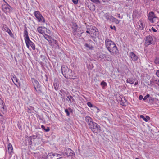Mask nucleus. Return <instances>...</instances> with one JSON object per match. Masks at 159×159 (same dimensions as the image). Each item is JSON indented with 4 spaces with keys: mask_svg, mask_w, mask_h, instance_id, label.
<instances>
[{
    "mask_svg": "<svg viewBox=\"0 0 159 159\" xmlns=\"http://www.w3.org/2000/svg\"><path fill=\"white\" fill-rule=\"evenodd\" d=\"M54 41H55V43L56 44V42H57V41H56V40H54Z\"/></svg>",
    "mask_w": 159,
    "mask_h": 159,
    "instance_id": "nucleus-63",
    "label": "nucleus"
},
{
    "mask_svg": "<svg viewBox=\"0 0 159 159\" xmlns=\"http://www.w3.org/2000/svg\"><path fill=\"white\" fill-rule=\"evenodd\" d=\"M100 84L102 86L103 88H104V87H105L106 86H107V85L106 83L104 82V81H102L101 82Z\"/></svg>",
    "mask_w": 159,
    "mask_h": 159,
    "instance_id": "nucleus-39",
    "label": "nucleus"
},
{
    "mask_svg": "<svg viewBox=\"0 0 159 159\" xmlns=\"http://www.w3.org/2000/svg\"><path fill=\"white\" fill-rule=\"evenodd\" d=\"M37 30L39 33L42 34H44V32L42 30V27H39L37 28Z\"/></svg>",
    "mask_w": 159,
    "mask_h": 159,
    "instance_id": "nucleus-31",
    "label": "nucleus"
},
{
    "mask_svg": "<svg viewBox=\"0 0 159 159\" xmlns=\"http://www.w3.org/2000/svg\"><path fill=\"white\" fill-rule=\"evenodd\" d=\"M64 154H60L57 153L54 154L53 153L51 152L48 153L47 156V159H59L62 158Z\"/></svg>",
    "mask_w": 159,
    "mask_h": 159,
    "instance_id": "nucleus-4",
    "label": "nucleus"
},
{
    "mask_svg": "<svg viewBox=\"0 0 159 159\" xmlns=\"http://www.w3.org/2000/svg\"><path fill=\"white\" fill-rule=\"evenodd\" d=\"M88 42L89 43H87L85 44V46L88 48L89 49L92 50L93 48L92 43H94L91 40H89Z\"/></svg>",
    "mask_w": 159,
    "mask_h": 159,
    "instance_id": "nucleus-13",
    "label": "nucleus"
},
{
    "mask_svg": "<svg viewBox=\"0 0 159 159\" xmlns=\"http://www.w3.org/2000/svg\"><path fill=\"white\" fill-rule=\"evenodd\" d=\"M138 84V82H135L134 84V85H137Z\"/></svg>",
    "mask_w": 159,
    "mask_h": 159,
    "instance_id": "nucleus-59",
    "label": "nucleus"
},
{
    "mask_svg": "<svg viewBox=\"0 0 159 159\" xmlns=\"http://www.w3.org/2000/svg\"><path fill=\"white\" fill-rule=\"evenodd\" d=\"M127 82L131 84H133L134 82V79L131 78H128L127 80Z\"/></svg>",
    "mask_w": 159,
    "mask_h": 159,
    "instance_id": "nucleus-34",
    "label": "nucleus"
},
{
    "mask_svg": "<svg viewBox=\"0 0 159 159\" xmlns=\"http://www.w3.org/2000/svg\"><path fill=\"white\" fill-rule=\"evenodd\" d=\"M153 83L157 84L159 86V80H154L153 81Z\"/></svg>",
    "mask_w": 159,
    "mask_h": 159,
    "instance_id": "nucleus-42",
    "label": "nucleus"
},
{
    "mask_svg": "<svg viewBox=\"0 0 159 159\" xmlns=\"http://www.w3.org/2000/svg\"><path fill=\"white\" fill-rule=\"evenodd\" d=\"M106 48L112 55L119 53V51L115 43L108 38H106L105 41Z\"/></svg>",
    "mask_w": 159,
    "mask_h": 159,
    "instance_id": "nucleus-1",
    "label": "nucleus"
},
{
    "mask_svg": "<svg viewBox=\"0 0 159 159\" xmlns=\"http://www.w3.org/2000/svg\"><path fill=\"white\" fill-rule=\"evenodd\" d=\"M0 116H3V115L0 112Z\"/></svg>",
    "mask_w": 159,
    "mask_h": 159,
    "instance_id": "nucleus-62",
    "label": "nucleus"
},
{
    "mask_svg": "<svg viewBox=\"0 0 159 159\" xmlns=\"http://www.w3.org/2000/svg\"><path fill=\"white\" fill-rule=\"evenodd\" d=\"M24 37L25 40L30 39L28 35L27 28L26 27H25L24 29Z\"/></svg>",
    "mask_w": 159,
    "mask_h": 159,
    "instance_id": "nucleus-19",
    "label": "nucleus"
},
{
    "mask_svg": "<svg viewBox=\"0 0 159 159\" xmlns=\"http://www.w3.org/2000/svg\"><path fill=\"white\" fill-rule=\"evenodd\" d=\"M39 120H43V119H42V118H41V117H40L39 118Z\"/></svg>",
    "mask_w": 159,
    "mask_h": 159,
    "instance_id": "nucleus-60",
    "label": "nucleus"
},
{
    "mask_svg": "<svg viewBox=\"0 0 159 159\" xmlns=\"http://www.w3.org/2000/svg\"><path fill=\"white\" fill-rule=\"evenodd\" d=\"M104 16L107 19L111 21L112 17H113L112 16L110 15L109 13H106L105 14Z\"/></svg>",
    "mask_w": 159,
    "mask_h": 159,
    "instance_id": "nucleus-25",
    "label": "nucleus"
},
{
    "mask_svg": "<svg viewBox=\"0 0 159 159\" xmlns=\"http://www.w3.org/2000/svg\"><path fill=\"white\" fill-rule=\"evenodd\" d=\"M68 109L69 110V112H70L72 113L73 112V110L72 109H71L70 108H68Z\"/></svg>",
    "mask_w": 159,
    "mask_h": 159,
    "instance_id": "nucleus-51",
    "label": "nucleus"
},
{
    "mask_svg": "<svg viewBox=\"0 0 159 159\" xmlns=\"http://www.w3.org/2000/svg\"><path fill=\"white\" fill-rule=\"evenodd\" d=\"M93 35L95 36L98 37L99 35V32H98L96 33H95L93 34Z\"/></svg>",
    "mask_w": 159,
    "mask_h": 159,
    "instance_id": "nucleus-46",
    "label": "nucleus"
},
{
    "mask_svg": "<svg viewBox=\"0 0 159 159\" xmlns=\"http://www.w3.org/2000/svg\"><path fill=\"white\" fill-rule=\"evenodd\" d=\"M4 1L6 3L4 4L2 6L3 10L4 12L6 13L11 12L12 10V7L8 4L7 3L5 0Z\"/></svg>",
    "mask_w": 159,
    "mask_h": 159,
    "instance_id": "nucleus-7",
    "label": "nucleus"
},
{
    "mask_svg": "<svg viewBox=\"0 0 159 159\" xmlns=\"http://www.w3.org/2000/svg\"><path fill=\"white\" fill-rule=\"evenodd\" d=\"M72 28L73 34L74 35L76 36L80 37L81 36L82 34L83 33V30H82V32L81 31V30L75 23H73Z\"/></svg>",
    "mask_w": 159,
    "mask_h": 159,
    "instance_id": "nucleus-3",
    "label": "nucleus"
},
{
    "mask_svg": "<svg viewBox=\"0 0 159 159\" xmlns=\"http://www.w3.org/2000/svg\"><path fill=\"white\" fill-rule=\"evenodd\" d=\"M85 24L86 26V29L88 30L91 31L92 30H93V26L92 25H87V24L85 23Z\"/></svg>",
    "mask_w": 159,
    "mask_h": 159,
    "instance_id": "nucleus-29",
    "label": "nucleus"
},
{
    "mask_svg": "<svg viewBox=\"0 0 159 159\" xmlns=\"http://www.w3.org/2000/svg\"><path fill=\"white\" fill-rule=\"evenodd\" d=\"M156 75L157 76L159 77V70H157L156 72Z\"/></svg>",
    "mask_w": 159,
    "mask_h": 159,
    "instance_id": "nucleus-50",
    "label": "nucleus"
},
{
    "mask_svg": "<svg viewBox=\"0 0 159 159\" xmlns=\"http://www.w3.org/2000/svg\"><path fill=\"white\" fill-rule=\"evenodd\" d=\"M44 38L50 43H52V40H54V39H52V38L50 36L48 35L45 34L44 35Z\"/></svg>",
    "mask_w": 159,
    "mask_h": 159,
    "instance_id": "nucleus-22",
    "label": "nucleus"
},
{
    "mask_svg": "<svg viewBox=\"0 0 159 159\" xmlns=\"http://www.w3.org/2000/svg\"><path fill=\"white\" fill-rule=\"evenodd\" d=\"M93 30H92L91 31V34L93 33V34L95 33H96L98 32V29L95 26H93Z\"/></svg>",
    "mask_w": 159,
    "mask_h": 159,
    "instance_id": "nucleus-30",
    "label": "nucleus"
},
{
    "mask_svg": "<svg viewBox=\"0 0 159 159\" xmlns=\"http://www.w3.org/2000/svg\"><path fill=\"white\" fill-rule=\"evenodd\" d=\"M91 37L92 38V39L95 42H96V38L94 36H91Z\"/></svg>",
    "mask_w": 159,
    "mask_h": 159,
    "instance_id": "nucleus-45",
    "label": "nucleus"
},
{
    "mask_svg": "<svg viewBox=\"0 0 159 159\" xmlns=\"http://www.w3.org/2000/svg\"><path fill=\"white\" fill-rule=\"evenodd\" d=\"M12 81L17 86V84H16L15 82L17 83L18 84L19 83V80L16 78V76L15 75L12 78H11Z\"/></svg>",
    "mask_w": 159,
    "mask_h": 159,
    "instance_id": "nucleus-26",
    "label": "nucleus"
},
{
    "mask_svg": "<svg viewBox=\"0 0 159 159\" xmlns=\"http://www.w3.org/2000/svg\"><path fill=\"white\" fill-rule=\"evenodd\" d=\"M41 128L44 130L45 131V129H46L45 127L43 125H42L41 126Z\"/></svg>",
    "mask_w": 159,
    "mask_h": 159,
    "instance_id": "nucleus-52",
    "label": "nucleus"
},
{
    "mask_svg": "<svg viewBox=\"0 0 159 159\" xmlns=\"http://www.w3.org/2000/svg\"><path fill=\"white\" fill-rule=\"evenodd\" d=\"M34 16L37 19L38 22L43 23L45 22V19L40 13L38 11H35L34 12Z\"/></svg>",
    "mask_w": 159,
    "mask_h": 159,
    "instance_id": "nucleus-6",
    "label": "nucleus"
},
{
    "mask_svg": "<svg viewBox=\"0 0 159 159\" xmlns=\"http://www.w3.org/2000/svg\"><path fill=\"white\" fill-rule=\"evenodd\" d=\"M65 154L67 156H72L74 152L69 148H67L65 150Z\"/></svg>",
    "mask_w": 159,
    "mask_h": 159,
    "instance_id": "nucleus-14",
    "label": "nucleus"
},
{
    "mask_svg": "<svg viewBox=\"0 0 159 159\" xmlns=\"http://www.w3.org/2000/svg\"><path fill=\"white\" fill-rule=\"evenodd\" d=\"M89 8L92 11H94L95 9V6L93 4H90V5L88 6Z\"/></svg>",
    "mask_w": 159,
    "mask_h": 159,
    "instance_id": "nucleus-28",
    "label": "nucleus"
},
{
    "mask_svg": "<svg viewBox=\"0 0 159 159\" xmlns=\"http://www.w3.org/2000/svg\"><path fill=\"white\" fill-rule=\"evenodd\" d=\"M111 56L109 55L106 56V55L105 61H111Z\"/></svg>",
    "mask_w": 159,
    "mask_h": 159,
    "instance_id": "nucleus-32",
    "label": "nucleus"
},
{
    "mask_svg": "<svg viewBox=\"0 0 159 159\" xmlns=\"http://www.w3.org/2000/svg\"><path fill=\"white\" fill-rule=\"evenodd\" d=\"M53 86L56 90L57 91L58 90L59 87V85L57 83H54Z\"/></svg>",
    "mask_w": 159,
    "mask_h": 159,
    "instance_id": "nucleus-35",
    "label": "nucleus"
},
{
    "mask_svg": "<svg viewBox=\"0 0 159 159\" xmlns=\"http://www.w3.org/2000/svg\"><path fill=\"white\" fill-rule=\"evenodd\" d=\"M150 96V95L149 94H147L146 96H145L144 98H143V100L145 101L146 100L147 98H149Z\"/></svg>",
    "mask_w": 159,
    "mask_h": 159,
    "instance_id": "nucleus-44",
    "label": "nucleus"
},
{
    "mask_svg": "<svg viewBox=\"0 0 159 159\" xmlns=\"http://www.w3.org/2000/svg\"><path fill=\"white\" fill-rule=\"evenodd\" d=\"M91 130L93 132L97 133L100 131V126L95 122H93L89 127Z\"/></svg>",
    "mask_w": 159,
    "mask_h": 159,
    "instance_id": "nucleus-5",
    "label": "nucleus"
},
{
    "mask_svg": "<svg viewBox=\"0 0 159 159\" xmlns=\"http://www.w3.org/2000/svg\"><path fill=\"white\" fill-rule=\"evenodd\" d=\"M153 39L152 36H149L146 38L144 39V41L146 45L148 46L149 45L152 44Z\"/></svg>",
    "mask_w": 159,
    "mask_h": 159,
    "instance_id": "nucleus-10",
    "label": "nucleus"
},
{
    "mask_svg": "<svg viewBox=\"0 0 159 159\" xmlns=\"http://www.w3.org/2000/svg\"><path fill=\"white\" fill-rule=\"evenodd\" d=\"M85 120L87 123L89 127L93 123V119L89 116H87L85 117Z\"/></svg>",
    "mask_w": 159,
    "mask_h": 159,
    "instance_id": "nucleus-16",
    "label": "nucleus"
},
{
    "mask_svg": "<svg viewBox=\"0 0 159 159\" xmlns=\"http://www.w3.org/2000/svg\"><path fill=\"white\" fill-rule=\"evenodd\" d=\"M119 101L120 102V104L123 106H126L127 104V102L125 97L122 96H120Z\"/></svg>",
    "mask_w": 159,
    "mask_h": 159,
    "instance_id": "nucleus-11",
    "label": "nucleus"
},
{
    "mask_svg": "<svg viewBox=\"0 0 159 159\" xmlns=\"http://www.w3.org/2000/svg\"><path fill=\"white\" fill-rule=\"evenodd\" d=\"M152 31L154 32H157V30L156 29H155V28H153V27H152Z\"/></svg>",
    "mask_w": 159,
    "mask_h": 159,
    "instance_id": "nucleus-55",
    "label": "nucleus"
},
{
    "mask_svg": "<svg viewBox=\"0 0 159 159\" xmlns=\"http://www.w3.org/2000/svg\"><path fill=\"white\" fill-rule=\"evenodd\" d=\"M61 71L63 75L66 78H71L73 77L72 70L65 65L61 66Z\"/></svg>",
    "mask_w": 159,
    "mask_h": 159,
    "instance_id": "nucleus-2",
    "label": "nucleus"
},
{
    "mask_svg": "<svg viewBox=\"0 0 159 159\" xmlns=\"http://www.w3.org/2000/svg\"><path fill=\"white\" fill-rule=\"evenodd\" d=\"M154 63L156 64H159V58H156L154 61Z\"/></svg>",
    "mask_w": 159,
    "mask_h": 159,
    "instance_id": "nucleus-41",
    "label": "nucleus"
},
{
    "mask_svg": "<svg viewBox=\"0 0 159 159\" xmlns=\"http://www.w3.org/2000/svg\"><path fill=\"white\" fill-rule=\"evenodd\" d=\"M106 54L101 53L99 54V58L100 59V60L102 61H105Z\"/></svg>",
    "mask_w": 159,
    "mask_h": 159,
    "instance_id": "nucleus-21",
    "label": "nucleus"
},
{
    "mask_svg": "<svg viewBox=\"0 0 159 159\" xmlns=\"http://www.w3.org/2000/svg\"><path fill=\"white\" fill-rule=\"evenodd\" d=\"M149 100L152 102L154 100V98L152 97H150Z\"/></svg>",
    "mask_w": 159,
    "mask_h": 159,
    "instance_id": "nucleus-54",
    "label": "nucleus"
},
{
    "mask_svg": "<svg viewBox=\"0 0 159 159\" xmlns=\"http://www.w3.org/2000/svg\"><path fill=\"white\" fill-rule=\"evenodd\" d=\"M0 111L4 114L7 111V108L4 102L3 103L0 104Z\"/></svg>",
    "mask_w": 159,
    "mask_h": 159,
    "instance_id": "nucleus-15",
    "label": "nucleus"
},
{
    "mask_svg": "<svg viewBox=\"0 0 159 159\" xmlns=\"http://www.w3.org/2000/svg\"><path fill=\"white\" fill-rule=\"evenodd\" d=\"M2 29L3 31H5L7 32L11 37L14 38V35L12 33L10 29L6 25H3Z\"/></svg>",
    "mask_w": 159,
    "mask_h": 159,
    "instance_id": "nucleus-9",
    "label": "nucleus"
},
{
    "mask_svg": "<svg viewBox=\"0 0 159 159\" xmlns=\"http://www.w3.org/2000/svg\"><path fill=\"white\" fill-rule=\"evenodd\" d=\"M70 99H69V101L70 103L75 102V99L73 98V97L71 96H70Z\"/></svg>",
    "mask_w": 159,
    "mask_h": 159,
    "instance_id": "nucleus-38",
    "label": "nucleus"
},
{
    "mask_svg": "<svg viewBox=\"0 0 159 159\" xmlns=\"http://www.w3.org/2000/svg\"><path fill=\"white\" fill-rule=\"evenodd\" d=\"M111 21H112L113 22H114L116 24H118L120 22L119 21L118 19L113 17H112Z\"/></svg>",
    "mask_w": 159,
    "mask_h": 159,
    "instance_id": "nucleus-37",
    "label": "nucleus"
},
{
    "mask_svg": "<svg viewBox=\"0 0 159 159\" xmlns=\"http://www.w3.org/2000/svg\"><path fill=\"white\" fill-rule=\"evenodd\" d=\"M117 15H118V17L119 18H120V15L119 14H118Z\"/></svg>",
    "mask_w": 159,
    "mask_h": 159,
    "instance_id": "nucleus-58",
    "label": "nucleus"
},
{
    "mask_svg": "<svg viewBox=\"0 0 159 159\" xmlns=\"http://www.w3.org/2000/svg\"><path fill=\"white\" fill-rule=\"evenodd\" d=\"M34 110V108L33 107L30 106L28 107L27 112L28 113H31L32 112V111Z\"/></svg>",
    "mask_w": 159,
    "mask_h": 159,
    "instance_id": "nucleus-33",
    "label": "nucleus"
},
{
    "mask_svg": "<svg viewBox=\"0 0 159 159\" xmlns=\"http://www.w3.org/2000/svg\"><path fill=\"white\" fill-rule=\"evenodd\" d=\"M27 47L30 49V46L33 50L35 49V47L34 44L29 39L25 40Z\"/></svg>",
    "mask_w": 159,
    "mask_h": 159,
    "instance_id": "nucleus-8",
    "label": "nucleus"
},
{
    "mask_svg": "<svg viewBox=\"0 0 159 159\" xmlns=\"http://www.w3.org/2000/svg\"><path fill=\"white\" fill-rule=\"evenodd\" d=\"M143 96L142 95H140L139 96V99L140 100H142L143 99Z\"/></svg>",
    "mask_w": 159,
    "mask_h": 159,
    "instance_id": "nucleus-53",
    "label": "nucleus"
},
{
    "mask_svg": "<svg viewBox=\"0 0 159 159\" xmlns=\"http://www.w3.org/2000/svg\"><path fill=\"white\" fill-rule=\"evenodd\" d=\"M32 82L34 87V88L36 87L39 86L40 85V84H39V83L38 81L37 80H35L34 79H32Z\"/></svg>",
    "mask_w": 159,
    "mask_h": 159,
    "instance_id": "nucleus-23",
    "label": "nucleus"
},
{
    "mask_svg": "<svg viewBox=\"0 0 159 159\" xmlns=\"http://www.w3.org/2000/svg\"><path fill=\"white\" fill-rule=\"evenodd\" d=\"M110 28L111 29H114L115 30H116V28L115 26H113V27H112V26H110Z\"/></svg>",
    "mask_w": 159,
    "mask_h": 159,
    "instance_id": "nucleus-49",
    "label": "nucleus"
},
{
    "mask_svg": "<svg viewBox=\"0 0 159 159\" xmlns=\"http://www.w3.org/2000/svg\"><path fill=\"white\" fill-rule=\"evenodd\" d=\"M135 159H139V158H135Z\"/></svg>",
    "mask_w": 159,
    "mask_h": 159,
    "instance_id": "nucleus-64",
    "label": "nucleus"
},
{
    "mask_svg": "<svg viewBox=\"0 0 159 159\" xmlns=\"http://www.w3.org/2000/svg\"><path fill=\"white\" fill-rule=\"evenodd\" d=\"M37 136L35 135H33L30 136L29 137L27 138V139L28 141V143L30 145H31L32 144V140H34V139L36 138Z\"/></svg>",
    "mask_w": 159,
    "mask_h": 159,
    "instance_id": "nucleus-18",
    "label": "nucleus"
},
{
    "mask_svg": "<svg viewBox=\"0 0 159 159\" xmlns=\"http://www.w3.org/2000/svg\"><path fill=\"white\" fill-rule=\"evenodd\" d=\"M8 152L9 154V157H11L12 156V154L13 153V148L12 145L9 143L7 146Z\"/></svg>",
    "mask_w": 159,
    "mask_h": 159,
    "instance_id": "nucleus-12",
    "label": "nucleus"
},
{
    "mask_svg": "<svg viewBox=\"0 0 159 159\" xmlns=\"http://www.w3.org/2000/svg\"><path fill=\"white\" fill-rule=\"evenodd\" d=\"M130 56L134 61H137L138 59V56L133 52H130Z\"/></svg>",
    "mask_w": 159,
    "mask_h": 159,
    "instance_id": "nucleus-20",
    "label": "nucleus"
},
{
    "mask_svg": "<svg viewBox=\"0 0 159 159\" xmlns=\"http://www.w3.org/2000/svg\"><path fill=\"white\" fill-rule=\"evenodd\" d=\"M87 105L90 107H92L93 106L92 104L89 102H88L87 103Z\"/></svg>",
    "mask_w": 159,
    "mask_h": 159,
    "instance_id": "nucleus-43",
    "label": "nucleus"
},
{
    "mask_svg": "<svg viewBox=\"0 0 159 159\" xmlns=\"http://www.w3.org/2000/svg\"><path fill=\"white\" fill-rule=\"evenodd\" d=\"M86 32L88 33V34H91V31L90 32L89 31V30H87L86 31Z\"/></svg>",
    "mask_w": 159,
    "mask_h": 159,
    "instance_id": "nucleus-57",
    "label": "nucleus"
},
{
    "mask_svg": "<svg viewBox=\"0 0 159 159\" xmlns=\"http://www.w3.org/2000/svg\"><path fill=\"white\" fill-rule=\"evenodd\" d=\"M140 117L141 118L143 119V120L146 122H147L148 120H150V117L148 116H146V117H145L143 115H140Z\"/></svg>",
    "mask_w": 159,
    "mask_h": 159,
    "instance_id": "nucleus-27",
    "label": "nucleus"
},
{
    "mask_svg": "<svg viewBox=\"0 0 159 159\" xmlns=\"http://www.w3.org/2000/svg\"><path fill=\"white\" fill-rule=\"evenodd\" d=\"M4 102L0 98V104L3 103Z\"/></svg>",
    "mask_w": 159,
    "mask_h": 159,
    "instance_id": "nucleus-56",
    "label": "nucleus"
},
{
    "mask_svg": "<svg viewBox=\"0 0 159 159\" xmlns=\"http://www.w3.org/2000/svg\"><path fill=\"white\" fill-rule=\"evenodd\" d=\"M34 88L35 90L38 93H42L41 88L40 85L39 86H36Z\"/></svg>",
    "mask_w": 159,
    "mask_h": 159,
    "instance_id": "nucleus-24",
    "label": "nucleus"
},
{
    "mask_svg": "<svg viewBox=\"0 0 159 159\" xmlns=\"http://www.w3.org/2000/svg\"><path fill=\"white\" fill-rule=\"evenodd\" d=\"M73 3L75 4H77L78 3V0H72Z\"/></svg>",
    "mask_w": 159,
    "mask_h": 159,
    "instance_id": "nucleus-47",
    "label": "nucleus"
},
{
    "mask_svg": "<svg viewBox=\"0 0 159 159\" xmlns=\"http://www.w3.org/2000/svg\"><path fill=\"white\" fill-rule=\"evenodd\" d=\"M140 25H139V28L140 30H142L145 27V24L143 23L140 22Z\"/></svg>",
    "mask_w": 159,
    "mask_h": 159,
    "instance_id": "nucleus-36",
    "label": "nucleus"
},
{
    "mask_svg": "<svg viewBox=\"0 0 159 159\" xmlns=\"http://www.w3.org/2000/svg\"><path fill=\"white\" fill-rule=\"evenodd\" d=\"M65 111L66 114V115L68 116H69L70 114L68 109H65Z\"/></svg>",
    "mask_w": 159,
    "mask_h": 159,
    "instance_id": "nucleus-40",
    "label": "nucleus"
},
{
    "mask_svg": "<svg viewBox=\"0 0 159 159\" xmlns=\"http://www.w3.org/2000/svg\"><path fill=\"white\" fill-rule=\"evenodd\" d=\"M70 96H68L67 97V98L69 99H70Z\"/></svg>",
    "mask_w": 159,
    "mask_h": 159,
    "instance_id": "nucleus-61",
    "label": "nucleus"
},
{
    "mask_svg": "<svg viewBox=\"0 0 159 159\" xmlns=\"http://www.w3.org/2000/svg\"><path fill=\"white\" fill-rule=\"evenodd\" d=\"M156 18V16L153 12H150L148 14V18L151 22H153V20Z\"/></svg>",
    "mask_w": 159,
    "mask_h": 159,
    "instance_id": "nucleus-17",
    "label": "nucleus"
},
{
    "mask_svg": "<svg viewBox=\"0 0 159 159\" xmlns=\"http://www.w3.org/2000/svg\"><path fill=\"white\" fill-rule=\"evenodd\" d=\"M50 128L49 127H47V128L45 129V132H48L50 130Z\"/></svg>",
    "mask_w": 159,
    "mask_h": 159,
    "instance_id": "nucleus-48",
    "label": "nucleus"
}]
</instances>
